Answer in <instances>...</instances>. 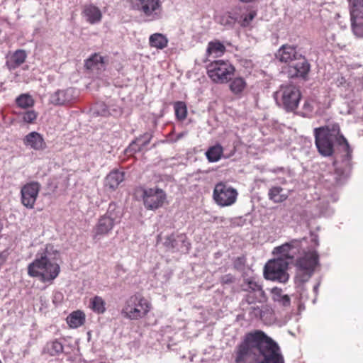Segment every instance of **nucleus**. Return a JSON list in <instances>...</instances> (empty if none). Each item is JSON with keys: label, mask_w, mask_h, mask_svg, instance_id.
<instances>
[{"label": "nucleus", "mask_w": 363, "mask_h": 363, "mask_svg": "<svg viewBox=\"0 0 363 363\" xmlns=\"http://www.w3.org/2000/svg\"><path fill=\"white\" fill-rule=\"evenodd\" d=\"M315 145L318 153L323 157H330L335 152V147L339 146L345 155L342 159V166H336L334 172L323 174L321 181L328 192L323 194V201L317 204L319 208L317 216H330L333 210L329 206V202L338 200L335 192L337 186L342 185L348 177L351 169L352 149L348 141L342 134L337 123H330L313 129Z\"/></svg>", "instance_id": "f257e3e1"}, {"label": "nucleus", "mask_w": 363, "mask_h": 363, "mask_svg": "<svg viewBox=\"0 0 363 363\" xmlns=\"http://www.w3.org/2000/svg\"><path fill=\"white\" fill-rule=\"evenodd\" d=\"M310 241L311 245L308 247L305 246L308 244V238H303L292 239L274 247L272 252L278 257L266 263L264 267V277L267 280L279 283L287 282L289 278L287 272L289 262L300 254L294 264L295 282L302 284L308 281L319 264V255L316 250L319 245L318 235L311 233Z\"/></svg>", "instance_id": "f03ea898"}, {"label": "nucleus", "mask_w": 363, "mask_h": 363, "mask_svg": "<svg viewBox=\"0 0 363 363\" xmlns=\"http://www.w3.org/2000/svg\"><path fill=\"white\" fill-rule=\"evenodd\" d=\"M285 363L279 345L262 330L247 333L235 350V363Z\"/></svg>", "instance_id": "7ed1b4c3"}, {"label": "nucleus", "mask_w": 363, "mask_h": 363, "mask_svg": "<svg viewBox=\"0 0 363 363\" xmlns=\"http://www.w3.org/2000/svg\"><path fill=\"white\" fill-rule=\"evenodd\" d=\"M59 252L52 245H46L36 254L35 259L28 266V274L43 283L52 284L60 272L57 262Z\"/></svg>", "instance_id": "20e7f679"}, {"label": "nucleus", "mask_w": 363, "mask_h": 363, "mask_svg": "<svg viewBox=\"0 0 363 363\" xmlns=\"http://www.w3.org/2000/svg\"><path fill=\"white\" fill-rule=\"evenodd\" d=\"M240 289L246 293L241 301L243 306L245 304L264 303L267 301V296L263 289L262 284L256 277H244L240 284Z\"/></svg>", "instance_id": "39448f33"}, {"label": "nucleus", "mask_w": 363, "mask_h": 363, "mask_svg": "<svg viewBox=\"0 0 363 363\" xmlns=\"http://www.w3.org/2000/svg\"><path fill=\"white\" fill-rule=\"evenodd\" d=\"M277 104L286 111H294L301 99L299 89L294 85H282L274 94Z\"/></svg>", "instance_id": "423d86ee"}, {"label": "nucleus", "mask_w": 363, "mask_h": 363, "mask_svg": "<svg viewBox=\"0 0 363 363\" xmlns=\"http://www.w3.org/2000/svg\"><path fill=\"white\" fill-rule=\"evenodd\" d=\"M150 308L151 304L145 298L135 294L127 300L122 313L130 320H138L146 315Z\"/></svg>", "instance_id": "0eeeda50"}, {"label": "nucleus", "mask_w": 363, "mask_h": 363, "mask_svg": "<svg viewBox=\"0 0 363 363\" xmlns=\"http://www.w3.org/2000/svg\"><path fill=\"white\" fill-rule=\"evenodd\" d=\"M235 68L228 61L216 60L207 67V74L215 83L223 84L228 82L234 74Z\"/></svg>", "instance_id": "6e6552de"}, {"label": "nucleus", "mask_w": 363, "mask_h": 363, "mask_svg": "<svg viewBox=\"0 0 363 363\" xmlns=\"http://www.w3.org/2000/svg\"><path fill=\"white\" fill-rule=\"evenodd\" d=\"M133 6L141 13L146 22L158 21L162 18L160 0H135Z\"/></svg>", "instance_id": "1a4fd4ad"}, {"label": "nucleus", "mask_w": 363, "mask_h": 363, "mask_svg": "<svg viewBox=\"0 0 363 363\" xmlns=\"http://www.w3.org/2000/svg\"><path fill=\"white\" fill-rule=\"evenodd\" d=\"M238 191L224 182H219L214 186L213 199L215 203L220 207L233 206L237 201Z\"/></svg>", "instance_id": "9d476101"}, {"label": "nucleus", "mask_w": 363, "mask_h": 363, "mask_svg": "<svg viewBox=\"0 0 363 363\" xmlns=\"http://www.w3.org/2000/svg\"><path fill=\"white\" fill-rule=\"evenodd\" d=\"M353 34L363 38V0H347Z\"/></svg>", "instance_id": "9b49d317"}, {"label": "nucleus", "mask_w": 363, "mask_h": 363, "mask_svg": "<svg viewBox=\"0 0 363 363\" xmlns=\"http://www.w3.org/2000/svg\"><path fill=\"white\" fill-rule=\"evenodd\" d=\"M143 199L147 209L155 211L163 206L167 199V194L164 191L157 187L144 189Z\"/></svg>", "instance_id": "f8f14e48"}, {"label": "nucleus", "mask_w": 363, "mask_h": 363, "mask_svg": "<svg viewBox=\"0 0 363 363\" xmlns=\"http://www.w3.org/2000/svg\"><path fill=\"white\" fill-rule=\"evenodd\" d=\"M78 91L74 88L57 89L49 98V102L54 106H68L77 101Z\"/></svg>", "instance_id": "ddd939ff"}, {"label": "nucleus", "mask_w": 363, "mask_h": 363, "mask_svg": "<svg viewBox=\"0 0 363 363\" xmlns=\"http://www.w3.org/2000/svg\"><path fill=\"white\" fill-rule=\"evenodd\" d=\"M298 57L297 60L289 64L287 74L289 78H301L306 80L311 70V65L304 55Z\"/></svg>", "instance_id": "4468645a"}, {"label": "nucleus", "mask_w": 363, "mask_h": 363, "mask_svg": "<svg viewBox=\"0 0 363 363\" xmlns=\"http://www.w3.org/2000/svg\"><path fill=\"white\" fill-rule=\"evenodd\" d=\"M40 189V184L37 182H31L22 186L21 200L26 208L28 209L34 208Z\"/></svg>", "instance_id": "2eb2a0df"}, {"label": "nucleus", "mask_w": 363, "mask_h": 363, "mask_svg": "<svg viewBox=\"0 0 363 363\" xmlns=\"http://www.w3.org/2000/svg\"><path fill=\"white\" fill-rule=\"evenodd\" d=\"M164 245L169 250L187 252L190 247V243L187 241L184 234H172L165 238Z\"/></svg>", "instance_id": "dca6fc26"}, {"label": "nucleus", "mask_w": 363, "mask_h": 363, "mask_svg": "<svg viewBox=\"0 0 363 363\" xmlns=\"http://www.w3.org/2000/svg\"><path fill=\"white\" fill-rule=\"evenodd\" d=\"M240 6H236L230 11H228L216 17V21L218 23L228 28H233L238 21H240Z\"/></svg>", "instance_id": "f3484780"}, {"label": "nucleus", "mask_w": 363, "mask_h": 363, "mask_svg": "<svg viewBox=\"0 0 363 363\" xmlns=\"http://www.w3.org/2000/svg\"><path fill=\"white\" fill-rule=\"evenodd\" d=\"M301 53L296 50V47L289 45H283L275 54L276 58L284 63H291L297 60Z\"/></svg>", "instance_id": "a211bd4d"}, {"label": "nucleus", "mask_w": 363, "mask_h": 363, "mask_svg": "<svg viewBox=\"0 0 363 363\" xmlns=\"http://www.w3.org/2000/svg\"><path fill=\"white\" fill-rule=\"evenodd\" d=\"M235 148L233 147V150L228 155H224V150L222 145L219 143H216L214 145L210 146L206 150L205 155L209 162H217L222 157L223 158H229L233 156L235 153Z\"/></svg>", "instance_id": "6ab92c4d"}, {"label": "nucleus", "mask_w": 363, "mask_h": 363, "mask_svg": "<svg viewBox=\"0 0 363 363\" xmlns=\"http://www.w3.org/2000/svg\"><path fill=\"white\" fill-rule=\"evenodd\" d=\"M23 144L26 147L37 151L43 150L46 148V143L43 136L35 131L30 132L24 137Z\"/></svg>", "instance_id": "aec40b11"}, {"label": "nucleus", "mask_w": 363, "mask_h": 363, "mask_svg": "<svg viewBox=\"0 0 363 363\" xmlns=\"http://www.w3.org/2000/svg\"><path fill=\"white\" fill-rule=\"evenodd\" d=\"M116 225L110 219L104 216L100 217L94 228V239H100L101 236L108 235Z\"/></svg>", "instance_id": "412c9836"}, {"label": "nucleus", "mask_w": 363, "mask_h": 363, "mask_svg": "<svg viewBox=\"0 0 363 363\" xmlns=\"http://www.w3.org/2000/svg\"><path fill=\"white\" fill-rule=\"evenodd\" d=\"M125 179V172L118 169L111 171L106 177L104 186L110 191H115Z\"/></svg>", "instance_id": "4be33fe9"}, {"label": "nucleus", "mask_w": 363, "mask_h": 363, "mask_svg": "<svg viewBox=\"0 0 363 363\" xmlns=\"http://www.w3.org/2000/svg\"><path fill=\"white\" fill-rule=\"evenodd\" d=\"M82 16L90 24H98L101 21L102 13L99 7L93 4L84 6Z\"/></svg>", "instance_id": "5701e85b"}, {"label": "nucleus", "mask_w": 363, "mask_h": 363, "mask_svg": "<svg viewBox=\"0 0 363 363\" xmlns=\"http://www.w3.org/2000/svg\"><path fill=\"white\" fill-rule=\"evenodd\" d=\"M27 55L23 50H17L6 61V66L13 70L21 66L26 60Z\"/></svg>", "instance_id": "b1692460"}, {"label": "nucleus", "mask_w": 363, "mask_h": 363, "mask_svg": "<svg viewBox=\"0 0 363 363\" xmlns=\"http://www.w3.org/2000/svg\"><path fill=\"white\" fill-rule=\"evenodd\" d=\"M104 216L117 225L120 223L123 216L121 208L116 203L112 202L109 204L107 211Z\"/></svg>", "instance_id": "393cba45"}, {"label": "nucleus", "mask_w": 363, "mask_h": 363, "mask_svg": "<svg viewBox=\"0 0 363 363\" xmlns=\"http://www.w3.org/2000/svg\"><path fill=\"white\" fill-rule=\"evenodd\" d=\"M168 38L164 34L155 33L149 38V45L152 48L159 50L165 48L168 45Z\"/></svg>", "instance_id": "a878e982"}, {"label": "nucleus", "mask_w": 363, "mask_h": 363, "mask_svg": "<svg viewBox=\"0 0 363 363\" xmlns=\"http://www.w3.org/2000/svg\"><path fill=\"white\" fill-rule=\"evenodd\" d=\"M85 315L82 311H77L69 314L67 318V323L72 328H77L84 324Z\"/></svg>", "instance_id": "bb28decb"}, {"label": "nucleus", "mask_w": 363, "mask_h": 363, "mask_svg": "<svg viewBox=\"0 0 363 363\" xmlns=\"http://www.w3.org/2000/svg\"><path fill=\"white\" fill-rule=\"evenodd\" d=\"M271 293L272 298L274 301L277 302L279 304L284 307L290 306V297L286 294H284L281 289L274 287L272 289Z\"/></svg>", "instance_id": "cd10ccee"}, {"label": "nucleus", "mask_w": 363, "mask_h": 363, "mask_svg": "<svg viewBox=\"0 0 363 363\" xmlns=\"http://www.w3.org/2000/svg\"><path fill=\"white\" fill-rule=\"evenodd\" d=\"M89 308L97 314H103L106 311V302L99 296L90 298Z\"/></svg>", "instance_id": "c85d7f7f"}, {"label": "nucleus", "mask_w": 363, "mask_h": 363, "mask_svg": "<svg viewBox=\"0 0 363 363\" xmlns=\"http://www.w3.org/2000/svg\"><path fill=\"white\" fill-rule=\"evenodd\" d=\"M284 189L280 186H273L269 190L268 196L270 200L274 203H281L284 201L288 195L283 193Z\"/></svg>", "instance_id": "c756f323"}, {"label": "nucleus", "mask_w": 363, "mask_h": 363, "mask_svg": "<svg viewBox=\"0 0 363 363\" xmlns=\"http://www.w3.org/2000/svg\"><path fill=\"white\" fill-rule=\"evenodd\" d=\"M225 50V46L219 41H211L208 43L206 53L208 55L214 57L220 56Z\"/></svg>", "instance_id": "7c9ffc66"}, {"label": "nucleus", "mask_w": 363, "mask_h": 363, "mask_svg": "<svg viewBox=\"0 0 363 363\" xmlns=\"http://www.w3.org/2000/svg\"><path fill=\"white\" fill-rule=\"evenodd\" d=\"M316 102L312 99L305 100L300 114L303 117L311 118L315 113Z\"/></svg>", "instance_id": "2f4dec72"}, {"label": "nucleus", "mask_w": 363, "mask_h": 363, "mask_svg": "<svg viewBox=\"0 0 363 363\" xmlns=\"http://www.w3.org/2000/svg\"><path fill=\"white\" fill-rule=\"evenodd\" d=\"M45 350L50 355L56 356L63 352V345L61 342L55 340L47 343Z\"/></svg>", "instance_id": "473e14b6"}, {"label": "nucleus", "mask_w": 363, "mask_h": 363, "mask_svg": "<svg viewBox=\"0 0 363 363\" xmlns=\"http://www.w3.org/2000/svg\"><path fill=\"white\" fill-rule=\"evenodd\" d=\"M16 104L23 108H28L34 105L33 97L28 94H22L16 99Z\"/></svg>", "instance_id": "72a5a7b5"}, {"label": "nucleus", "mask_w": 363, "mask_h": 363, "mask_svg": "<svg viewBox=\"0 0 363 363\" xmlns=\"http://www.w3.org/2000/svg\"><path fill=\"white\" fill-rule=\"evenodd\" d=\"M174 109L176 118L179 121H183L186 118L187 107L184 102H183V101L175 102L174 104Z\"/></svg>", "instance_id": "f704fd0d"}, {"label": "nucleus", "mask_w": 363, "mask_h": 363, "mask_svg": "<svg viewBox=\"0 0 363 363\" xmlns=\"http://www.w3.org/2000/svg\"><path fill=\"white\" fill-rule=\"evenodd\" d=\"M246 86V82L242 77L235 78L230 84V89L235 94L241 93Z\"/></svg>", "instance_id": "c9c22d12"}, {"label": "nucleus", "mask_w": 363, "mask_h": 363, "mask_svg": "<svg viewBox=\"0 0 363 363\" xmlns=\"http://www.w3.org/2000/svg\"><path fill=\"white\" fill-rule=\"evenodd\" d=\"M91 113L93 116H107L109 115L107 106L104 103H96L91 108Z\"/></svg>", "instance_id": "e433bc0d"}, {"label": "nucleus", "mask_w": 363, "mask_h": 363, "mask_svg": "<svg viewBox=\"0 0 363 363\" xmlns=\"http://www.w3.org/2000/svg\"><path fill=\"white\" fill-rule=\"evenodd\" d=\"M257 13L255 11H252L247 14H243L242 12V8L240 7V21H238V23L242 27H246L250 25L251 21L255 18Z\"/></svg>", "instance_id": "4c0bfd02"}, {"label": "nucleus", "mask_w": 363, "mask_h": 363, "mask_svg": "<svg viewBox=\"0 0 363 363\" xmlns=\"http://www.w3.org/2000/svg\"><path fill=\"white\" fill-rule=\"evenodd\" d=\"M143 147L140 145L139 142H138L137 138L133 140L129 146L125 149V152L128 155H130L134 154L135 152H140L143 150Z\"/></svg>", "instance_id": "58836bf2"}, {"label": "nucleus", "mask_w": 363, "mask_h": 363, "mask_svg": "<svg viewBox=\"0 0 363 363\" xmlns=\"http://www.w3.org/2000/svg\"><path fill=\"white\" fill-rule=\"evenodd\" d=\"M152 136L153 135L152 132H146L143 135L137 138V140L138 142H139L140 145L145 147L150 143Z\"/></svg>", "instance_id": "ea45409f"}, {"label": "nucleus", "mask_w": 363, "mask_h": 363, "mask_svg": "<svg viewBox=\"0 0 363 363\" xmlns=\"http://www.w3.org/2000/svg\"><path fill=\"white\" fill-rule=\"evenodd\" d=\"M37 118V113L34 111H28L23 115V120L28 123H33Z\"/></svg>", "instance_id": "a19ab883"}, {"label": "nucleus", "mask_w": 363, "mask_h": 363, "mask_svg": "<svg viewBox=\"0 0 363 363\" xmlns=\"http://www.w3.org/2000/svg\"><path fill=\"white\" fill-rule=\"evenodd\" d=\"M246 258L245 256H240L236 257L233 261V267L238 270H241L245 267Z\"/></svg>", "instance_id": "79ce46f5"}, {"label": "nucleus", "mask_w": 363, "mask_h": 363, "mask_svg": "<svg viewBox=\"0 0 363 363\" xmlns=\"http://www.w3.org/2000/svg\"><path fill=\"white\" fill-rule=\"evenodd\" d=\"M235 281V277L231 274H225L220 278V282L221 284H230Z\"/></svg>", "instance_id": "37998d69"}, {"label": "nucleus", "mask_w": 363, "mask_h": 363, "mask_svg": "<svg viewBox=\"0 0 363 363\" xmlns=\"http://www.w3.org/2000/svg\"><path fill=\"white\" fill-rule=\"evenodd\" d=\"M89 59L92 62H94V63L96 65V66L99 63L102 64L104 62L103 57L98 54L93 55L91 57H89Z\"/></svg>", "instance_id": "c03bdc74"}, {"label": "nucleus", "mask_w": 363, "mask_h": 363, "mask_svg": "<svg viewBox=\"0 0 363 363\" xmlns=\"http://www.w3.org/2000/svg\"><path fill=\"white\" fill-rule=\"evenodd\" d=\"M252 309V313L255 318L262 317V311L259 306H252L250 308Z\"/></svg>", "instance_id": "a18cd8bd"}, {"label": "nucleus", "mask_w": 363, "mask_h": 363, "mask_svg": "<svg viewBox=\"0 0 363 363\" xmlns=\"http://www.w3.org/2000/svg\"><path fill=\"white\" fill-rule=\"evenodd\" d=\"M84 66L88 69H92L96 66V65L89 58L85 61Z\"/></svg>", "instance_id": "49530a36"}, {"label": "nucleus", "mask_w": 363, "mask_h": 363, "mask_svg": "<svg viewBox=\"0 0 363 363\" xmlns=\"http://www.w3.org/2000/svg\"><path fill=\"white\" fill-rule=\"evenodd\" d=\"M186 135H187V132H186V131L182 132L177 135L176 138L174 140H172V142H174V143L177 142L178 140H179L180 139H182L184 136H185Z\"/></svg>", "instance_id": "de8ad7c7"}, {"label": "nucleus", "mask_w": 363, "mask_h": 363, "mask_svg": "<svg viewBox=\"0 0 363 363\" xmlns=\"http://www.w3.org/2000/svg\"><path fill=\"white\" fill-rule=\"evenodd\" d=\"M318 287H319V284H317L316 285L314 286L313 291L315 293H317Z\"/></svg>", "instance_id": "09e8293b"}, {"label": "nucleus", "mask_w": 363, "mask_h": 363, "mask_svg": "<svg viewBox=\"0 0 363 363\" xmlns=\"http://www.w3.org/2000/svg\"><path fill=\"white\" fill-rule=\"evenodd\" d=\"M0 363H1V362L0 361Z\"/></svg>", "instance_id": "8fccbe9b"}]
</instances>
